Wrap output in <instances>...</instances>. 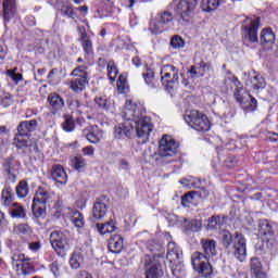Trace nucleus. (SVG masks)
I'll return each mask as SVG.
<instances>
[{"mask_svg": "<svg viewBox=\"0 0 278 278\" xmlns=\"http://www.w3.org/2000/svg\"><path fill=\"white\" fill-rule=\"evenodd\" d=\"M123 118L126 122L124 125L115 127V138H134L137 136L138 144H147L149 136L153 131V124L151 117L142 112V106L131 100L126 101Z\"/></svg>", "mask_w": 278, "mask_h": 278, "instance_id": "f257e3e1", "label": "nucleus"}, {"mask_svg": "<svg viewBox=\"0 0 278 278\" xmlns=\"http://www.w3.org/2000/svg\"><path fill=\"white\" fill-rule=\"evenodd\" d=\"M201 247L203 252H194L191 256V264L202 277H212L214 269L210 260L216 255V240L202 239Z\"/></svg>", "mask_w": 278, "mask_h": 278, "instance_id": "f03ea898", "label": "nucleus"}, {"mask_svg": "<svg viewBox=\"0 0 278 278\" xmlns=\"http://www.w3.org/2000/svg\"><path fill=\"white\" fill-rule=\"evenodd\" d=\"M222 245L239 262L247 260V238L242 232L237 231L232 235L229 230L222 231Z\"/></svg>", "mask_w": 278, "mask_h": 278, "instance_id": "7ed1b4c3", "label": "nucleus"}, {"mask_svg": "<svg viewBox=\"0 0 278 278\" xmlns=\"http://www.w3.org/2000/svg\"><path fill=\"white\" fill-rule=\"evenodd\" d=\"M177 149H179V144L175 142V139L168 135H164L159 142L157 153H154L153 157L161 166L170 164V162H175L174 156L177 155Z\"/></svg>", "mask_w": 278, "mask_h": 278, "instance_id": "20e7f679", "label": "nucleus"}, {"mask_svg": "<svg viewBox=\"0 0 278 278\" xmlns=\"http://www.w3.org/2000/svg\"><path fill=\"white\" fill-rule=\"evenodd\" d=\"M232 87L235 88L233 97L238 103H240L242 110L245 112H254L257 108V100L252 98L251 94L244 91V86L241 84L240 79L237 76H232L228 78Z\"/></svg>", "mask_w": 278, "mask_h": 278, "instance_id": "39448f33", "label": "nucleus"}, {"mask_svg": "<svg viewBox=\"0 0 278 278\" xmlns=\"http://www.w3.org/2000/svg\"><path fill=\"white\" fill-rule=\"evenodd\" d=\"M161 84L167 92H173L179 87V70L175 65H164L161 68Z\"/></svg>", "mask_w": 278, "mask_h": 278, "instance_id": "423d86ee", "label": "nucleus"}, {"mask_svg": "<svg viewBox=\"0 0 278 278\" xmlns=\"http://www.w3.org/2000/svg\"><path fill=\"white\" fill-rule=\"evenodd\" d=\"M184 119L191 127L192 129H195V131H210V118H207V115L197 111H188L184 115Z\"/></svg>", "mask_w": 278, "mask_h": 278, "instance_id": "0eeeda50", "label": "nucleus"}, {"mask_svg": "<svg viewBox=\"0 0 278 278\" xmlns=\"http://www.w3.org/2000/svg\"><path fill=\"white\" fill-rule=\"evenodd\" d=\"M174 12L178 14L180 21L190 23V17L194 14V10L199 8V0H174Z\"/></svg>", "mask_w": 278, "mask_h": 278, "instance_id": "6e6552de", "label": "nucleus"}, {"mask_svg": "<svg viewBox=\"0 0 278 278\" xmlns=\"http://www.w3.org/2000/svg\"><path fill=\"white\" fill-rule=\"evenodd\" d=\"M248 21L249 24L241 27L242 39L247 47H249V45H255V42H260L257 31L260 29V23H262L260 17H253Z\"/></svg>", "mask_w": 278, "mask_h": 278, "instance_id": "1a4fd4ad", "label": "nucleus"}, {"mask_svg": "<svg viewBox=\"0 0 278 278\" xmlns=\"http://www.w3.org/2000/svg\"><path fill=\"white\" fill-rule=\"evenodd\" d=\"M50 244L59 257H66L68 236L65 231L54 230L50 233Z\"/></svg>", "mask_w": 278, "mask_h": 278, "instance_id": "9d476101", "label": "nucleus"}, {"mask_svg": "<svg viewBox=\"0 0 278 278\" xmlns=\"http://www.w3.org/2000/svg\"><path fill=\"white\" fill-rule=\"evenodd\" d=\"M164 261L146 255L143 258V266L146 270V278H162L164 277V270L162 269Z\"/></svg>", "mask_w": 278, "mask_h": 278, "instance_id": "9b49d317", "label": "nucleus"}, {"mask_svg": "<svg viewBox=\"0 0 278 278\" xmlns=\"http://www.w3.org/2000/svg\"><path fill=\"white\" fill-rule=\"evenodd\" d=\"M170 11H161L156 14L154 22L150 23V31L154 35L162 34L169 23H173Z\"/></svg>", "mask_w": 278, "mask_h": 278, "instance_id": "f8f14e48", "label": "nucleus"}, {"mask_svg": "<svg viewBox=\"0 0 278 278\" xmlns=\"http://www.w3.org/2000/svg\"><path fill=\"white\" fill-rule=\"evenodd\" d=\"M245 88L254 94H260V91L266 88V79L255 71L249 72Z\"/></svg>", "mask_w": 278, "mask_h": 278, "instance_id": "ddd939ff", "label": "nucleus"}, {"mask_svg": "<svg viewBox=\"0 0 278 278\" xmlns=\"http://www.w3.org/2000/svg\"><path fill=\"white\" fill-rule=\"evenodd\" d=\"M16 16V1L15 0H3L2 2V18L4 25H8L12 18Z\"/></svg>", "mask_w": 278, "mask_h": 278, "instance_id": "4468645a", "label": "nucleus"}, {"mask_svg": "<svg viewBox=\"0 0 278 278\" xmlns=\"http://www.w3.org/2000/svg\"><path fill=\"white\" fill-rule=\"evenodd\" d=\"M258 236H261L263 240H270V238L275 236V225H273L268 219H260Z\"/></svg>", "mask_w": 278, "mask_h": 278, "instance_id": "2eb2a0df", "label": "nucleus"}, {"mask_svg": "<svg viewBox=\"0 0 278 278\" xmlns=\"http://www.w3.org/2000/svg\"><path fill=\"white\" fill-rule=\"evenodd\" d=\"M21 166V162L16 160V157L11 154L10 156L3 159L2 161V168L5 174H8L10 177H13L16 179V175L14 174L16 168Z\"/></svg>", "mask_w": 278, "mask_h": 278, "instance_id": "dca6fc26", "label": "nucleus"}, {"mask_svg": "<svg viewBox=\"0 0 278 278\" xmlns=\"http://www.w3.org/2000/svg\"><path fill=\"white\" fill-rule=\"evenodd\" d=\"M147 249L152 254H148L154 260H160L161 262H164V253H166V250L164 249V245L159 243L155 240L148 241Z\"/></svg>", "mask_w": 278, "mask_h": 278, "instance_id": "f3484780", "label": "nucleus"}, {"mask_svg": "<svg viewBox=\"0 0 278 278\" xmlns=\"http://www.w3.org/2000/svg\"><path fill=\"white\" fill-rule=\"evenodd\" d=\"M51 178L55 184H60V186H66L68 181V175H66V170H64V167L60 164L52 166Z\"/></svg>", "mask_w": 278, "mask_h": 278, "instance_id": "a211bd4d", "label": "nucleus"}, {"mask_svg": "<svg viewBox=\"0 0 278 278\" xmlns=\"http://www.w3.org/2000/svg\"><path fill=\"white\" fill-rule=\"evenodd\" d=\"M105 214H108V204L101 198H98L92 206V219L101 220L105 218Z\"/></svg>", "mask_w": 278, "mask_h": 278, "instance_id": "6ab92c4d", "label": "nucleus"}, {"mask_svg": "<svg viewBox=\"0 0 278 278\" xmlns=\"http://www.w3.org/2000/svg\"><path fill=\"white\" fill-rule=\"evenodd\" d=\"M48 103L53 112H60L66 105L64 98L58 92H51L48 96Z\"/></svg>", "mask_w": 278, "mask_h": 278, "instance_id": "aec40b11", "label": "nucleus"}, {"mask_svg": "<svg viewBox=\"0 0 278 278\" xmlns=\"http://www.w3.org/2000/svg\"><path fill=\"white\" fill-rule=\"evenodd\" d=\"M53 192L39 187L36 191V195L33 199L34 203H38L39 205H45L46 203H49V201H51V199H53Z\"/></svg>", "mask_w": 278, "mask_h": 278, "instance_id": "412c9836", "label": "nucleus"}, {"mask_svg": "<svg viewBox=\"0 0 278 278\" xmlns=\"http://www.w3.org/2000/svg\"><path fill=\"white\" fill-rule=\"evenodd\" d=\"M36 127H38L36 119L23 121L17 126V134L29 137L31 131H36Z\"/></svg>", "mask_w": 278, "mask_h": 278, "instance_id": "4be33fe9", "label": "nucleus"}, {"mask_svg": "<svg viewBox=\"0 0 278 278\" xmlns=\"http://www.w3.org/2000/svg\"><path fill=\"white\" fill-rule=\"evenodd\" d=\"M251 275L255 278H266V273L262 268V262L257 257L251 258L250 263Z\"/></svg>", "mask_w": 278, "mask_h": 278, "instance_id": "5701e85b", "label": "nucleus"}, {"mask_svg": "<svg viewBox=\"0 0 278 278\" xmlns=\"http://www.w3.org/2000/svg\"><path fill=\"white\" fill-rule=\"evenodd\" d=\"M13 144L16 149H23L25 152L31 146V140H29V136L17 132L13 139Z\"/></svg>", "mask_w": 278, "mask_h": 278, "instance_id": "b1692460", "label": "nucleus"}, {"mask_svg": "<svg viewBox=\"0 0 278 278\" xmlns=\"http://www.w3.org/2000/svg\"><path fill=\"white\" fill-rule=\"evenodd\" d=\"M167 260H169V262H179V260H181V250H179L177 243H167Z\"/></svg>", "mask_w": 278, "mask_h": 278, "instance_id": "393cba45", "label": "nucleus"}, {"mask_svg": "<svg viewBox=\"0 0 278 278\" xmlns=\"http://www.w3.org/2000/svg\"><path fill=\"white\" fill-rule=\"evenodd\" d=\"M109 251L111 253H121L123 251V237L121 235H114L110 238Z\"/></svg>", "mask_w": 278, "mask_h": 278, "instance_id": "a878e982", "label": "nucleus"}, {"mask_svg": "<svg viewBox=\"0 0 278 278\" xmlns=\"http://www.w3.org/2000/svg\"><path fill=\"white\" fill-rule=\"evenodd\" d=\"M78 40L81 43V47L86 55L92 54V51H93L92 39H90V36H88V33H86V30L80 31V37Z\"/></svg>", "mask_w": 278, "mask_h": 278, "instance_id": "bb28decb", "label": "nucleus"}, {"mask_svg": "<svg viewBox=\"0 0 278 278\" xmlns=\"http://www.w3.org/2000/svg\"><path fill=\"white\" fill-rule=\"evenodd\" d=\"M81 264H84V254H81V250H75L70 257V266L73 270H77L81 268Z\"/></svg>", "mask_w": 278, "mask_h": 278, "instance_id": "cd10ccee", "label": "nucleus"}, {"mask_svg": "<svg viewBox=\"0 0 278 278\" xmlns=\"http://www.w3.org/2000/svg\"><path fill=\"white\" fill-rule=\"evenodd\" d=\"M9 214L11 218H27V214L25 213V208L23 205L13 202L9 208Z\"/></svg>", "mask_w": 278, "mask_h": 278, "instance_id": "c85d7f7f", "label": "nucleus"}, {"mask_svg": "<svg viewBox=\"0 0 278 278\" xmlns=\"http://www.w3.org/2000/svg\"><path fill=\"white\" fill-rule=\"evenodd\" d=\"M88 86V77H76L71 81L70 88L74 92H83Z\"/></svg>", "mask_w": 278, "mask_h": 278, "instance_id": "c756f323", "label": "nucleus"}, {"mask_svg": "<svg viewBox=\"0 0 278 278\" xmlns=\"http://www.w3.org/2000/svg\"><path fill=\"white\" fill-rule=\"evenodd\" d=\"M261 45H274L275 43V33H273V29L270 28H264L261 31L260 37Z\"/></svg>", "mask_w": 278, "mask_h": 278, "instance_id": "7c9ffc66", "label": "nucleus"}, {"mask_svg": "<svg viewBox=\"0 0 278 278\" xmlns=\"http://www.w3.org/2000/svg\"><path fill=\"white\" fill-rule=\"evenodd\" d=\"M182 227H185L187 231H193L197 233L203 227V223L199 219L190 220L186 218V222H182Z\"/></svg>", "mask_w": 278, "mask_h": 278, "instance_id": "2f4dec72", "label": "nucleus"}, {"mask_svg": "<svg viewBox=\"0 0 278 278\" xmlns=\"http://www.w3.org/2000/svg\"><path fill=\"white\" fill-rule=\"evenodd\" d=\"M200 5L203 12H214L220 8V0H201Z\"/></svg>", "mask_w": 278, "mask_h": 278, "instance_id": "473e14b6", "label": "nucleus"}, {"mask_svg": "<svg viewBox=\"0 0 278 278\" xmlns=\"http://www.w3.org/2000/svg\"><path fill=\"white\" fill-rule=\"evenodd\" d=\"M31 210L34 218L36 220H38V218H45V216H47V206L39 204L38 202H33Z\"/></svg>", "mask_w": 278, "mask_h": 278, "instance_id": "72a5a7b5", "label": "nucleus"}, {"mask_svg": "<svg viewBox=\"0 0 278 278\" xmlns=\"http://www.w3.org/2000/svg\"><path fill=\"white\" fill-rule=\"evenodd\" d=\"M96 227L99 233H101V236H105V233H112L116 231V226L114 225V220H110L104 224H97Z\"/></svg>", "mask_w": 278, "mask_h": 278, "instance_id": "f704fd0d", "label": "nucleus"}, {"mask_svg": "<svg viewBox=\"0 0 278 278\" xmlns=\"http://www.w3.org/2000/svg\"><path fill=\"white\" fill-rule=\"evenodd\" d=\"M15 192L18 199H25V197L29 194V187L27 185V180H21L15 188Z\"/></svg>", "mask_w": 278, "mask_h": 278, "instance_id": "c9c22d12", "label": "nucleus"}, {"mask_svg": "<svg viewBox=\"0 0 278 278\" xmlns=\"http://www.w3.org/2000/svg\"><path fill=\"white\" fill-rule=\"evenodd\" d=\"M71 220L75 227L78 229L84 228V225H86V219L84 218V214L79 211H74L71 217Z\"/></svg>", "mask_w": 278, "mask_h": 278, "instance_id": "e433bc0d", "label": "nucleus"}, {"mask_svg": "<svg viewBox=\"0 0 278 278\" xmlns=\"http://www.w3.org/2000/svg\"><path fill=\"white\" fill-rule=\"evenodd\" d=\"M205 229L206 231H214L218 229V225H220V215H213L208 217L206 220Z\"/></svg>", "mask_w": 278, "mask_h": 278, "instance_id": "4c0bfd02", "label": "nucleus"}, {"mask_svg": "<svg viewBox=\"0 0 278 278\" xmlns=\"http://www.w3.org/2000/svg\"><path fill=\"white\" fill-rule=\"evenodd\" d=\"M199 194L197 191H189L181 197L182 207H190L194 203V198Z\"/></svg>", "mask_w": 278, "mask_h": 278, "instance_id": "58836bf2", "label": "nucleus"}, {"mask_svg": "<svg viewBox=\"0 0 278 278\" xmlns=\"http://www.w3.org/2000/svg\"><path fill=\"white\" fill-rule=\"evenodd\" d=\"M219 162L226 166V168H233L238 164V159H236L232 154L227 156H218Z\"/></svg>", "mask_w": 278, "mask_h": 278, "instance_id": "ea45409f", "label": "nucleus"}, {"mask_svg": "<svg viewBox=\"0 0 278 278\" xmlns=\"http://www.w3.org/2000/svg\"><path fill=\"white\" fill-rule=\"evenodd\" d=\"M64 122L62 123V127L64 131L71 132L75 131V119H73V116L66 114L63 116Z\"/></svg>", "mask_w": 278, "mask_h": 278, "instance_id": "a19ab883", "label": "nucleus"}, {"mask_svg": "<svg viewBox=\"0 0 278 278\" xmlns=\"http://www.w3.org/2000/svg\"><path fill=\"white\" fill-rule=\"evenodd\" d=\"M169 46L172 49H184V47H186V41L184 38H181V36L174 35L170 38Z\"/></svg>", "mask_w": 278, "mask_h": 278, "instance_id": "79ce46f5", "label": "nucleus"}, {"mask_svg": "<svg viewBox=\"0 0 278 278\" xmlns=\"http://www.w3.org/2000/svg\"><path fill=\"white\" fill-rule=\"evenodd\" d=\"M108 77L111 81H116V77L118 76V67L114 64V61H110L106 66Z\"/></svg>", "mask_w": 278, "mask_h": 278, "instance_id": "37998d69", "label": "nucleus"}, {"mask_svg": "<svg viewBox=\"0 0 278 278\" xmlns=\"http://www.w3.org/2000/svg\"><path fill=\"white\" fill-rule=\"evenodd\" d=\"M166 220L172 226L180 225L182 227L184 223H186V217H180V216H177L175 214H167L166 215Z\"/></svg>", "mask_w": 278, "mask_h": 278, "instance_id": "c03bdc74", "label": "nucleus"}, {"mask_svg": "<svg viewBox=\"0 0 278 278\" xmlns=\"http://www.w3.org/2000/svg\"><path fill=\"white\" fill-rule=\"evenodd\" d=\"M273 245L270 244V239H263L261 243L256 244V251L257 253H268Z\"/></svg>", "mask_w": 278, "mask_h": 278, "instance_id": "a18cd8bd", "label": "nucleus"}, {"mask_svg": "<svg viewBox=\"0 0 278 278\" xmlns=\"http://www.w3.org/2000/svg\"><path fill=\"white\" fill-rule=\"evenodd\" d=\"M142 77L147 86L150 88H155V84L153 83V79H155V73L153 70H147V72H143Z\"/></svg>", "mask_w": 278, "mask_h": 278, "instance_id": "49530a36", "label": "nucleus"}, {"mask_svg": "<svg viewBox=\"0 0 278 278\" xmlns=\"http://www.w3.org/2000/svg\"><path fill=\"white\" fill-rule=\"evenodd\" d=\"M72 164L75 168V170H81L84 168H86L87 163H86V159H84V156L81 155H77L72 160Z\"/></svg>", "mask_w": 278, "mask_h": 278, "instance_id": "de8ad7c7", "label": "nucleus"}, {"mask_svg": "<svg viewBox=\"0 0 278 278\" xmlns=\"http://www.w3.org/2000/svg\"><path fill=\"white\" fill-rule=\"evenodd\" d=\"M16 71H18L17 67L7 71L8 77H10L12 81H14V84H18V81H23V74L16 73Z\"/></svg>", "mask_w": 278, "mask_h": 278, "instance_id": "09e8293b", "label": "nucleus"}, {"mask_svg": "<svg viewBox=\"0 0 278 278\" xmlns=\"http://www.w3.org/2000/svg\"><path fill=\"white\" fill-rule=\"evenodd\" d=\"M94 102L98 104L99 108H102V110H110V100H108V97L100 96L94 98Z\"/></svg>", "mask_w": 278, "mask_h": 278, "instance_id": "8fccbe9b", "label": "nucleus"}, {"mask_svg": "<svg viewBox=\"0 0 278 278\" xmlns=\"http://www.w3.org/2000/svg\"><path fill=\"white\" fill-rule=\"evenodd\" d=\"M87 68H88V67H86V66H84V65H80V66L74 68V70L72 71V74H71V75H72L73 77H88Z\"/></svg>", "mask_w": 278, "mask_h": 278, "instance_id": "3c124183", "label": "nucleus"}, {"mask_svg": "<svg viewBox=\"0 0 278 278\" xmlns=\"http://www.w3.org/2000/svg\"><path fill=\"white\" fill-rule=\"evenodd\" d=\"M13 266H23V262H29V258L25 257V254H14L12 256Z\"/></svg>", "mask_w": 278, "mask_h": 278, "instance_id": "603ef678", "label": "nucleus"}, {"mask_svg": "<svg viewBox=\"0 0 278 278\" xmlns=\"http://www.w3.org/2000/svg\"><path fill=\"white\" fill-rule=\"evenodd\" d=\"M24 153H27L28 155H36V157H40V150L38 149V144L30 141V146L24 151Z\"/></svg>", "mask_w": 278, "mask_h": 278, "instance_id": "864d4df0", "label": "nucleus"}, {"mask_svg": "<svg viewBox=\"0 0 278 278\" xmlns=\"http://www.w3.org/2000/svg\"><path fill=\"white\" fill-rule=\"evenodd\" d=\"M172 273H173L174 277H177V278L185 277L186 268L184 267V265L181 263H179L178 265L175 266V268H173Z\"/></svg>", "mask_w": 278, "mask_h": 278, "instance_id": "5fc2aeb1", "label": "nucleus"}, {"mask_svg": "<svg viewBox=\"0 0 278 278\" xmlns=\"http://www.w3.org/2000/svg\"><path fill=\"white\" fill-rule=\"evenodd\" d=\"M50 270H51L52 275H54V277H62V269H61L60 263H58V261H54L50 265Z\"/></svg>", "mask_w": 278, "mask_h": 278, "instance_id": "6e6d98bb", "label": "nucleus"}, {"mask_svg": "<svg viewBox=\"0 0 278 278\" xmlns=\"http://www.w3.org/2000/svg\"><path fill=\"white\" fill-rule=\"evenodd\" d=\"M126 88H127V78H125V76L121 75L117 79V90L119 92H125Z\"/></svg>", "mask_w": 278, "mask_h": 278, "instance_id": "4d7b16f0", "label": "nucleus"}, {"mask_svg": "<svg viewBox=\"0 0 278 278\" xmlns=\"http://www.w3.org/2000/svg\"><path fill=\"white\" fill-rule=\"evenodd\" d=\"M67 106L70 110H79V108H81V102L77 99H68Z\"/></svg>", "mask_w": 278, "mask_h": 278, "instance_id": "13d9d810", "label": "nucleus"}, {"mask_svg": "<svg viewBox=\"0 0 278 278\" xmlns=\"http://www.w3.org/2000/svg\"><path fill=\"white\" fill-rule=\"evenodd\" d=\"M86 139L88 140V142H90L91 144H97L98 142H100V138H99V136L97 135V134H94V132H88L87 135H86Z\"/></svg>", "mask_w": 278, "mask_h": 278, "instance_id": "bf43d9fd", "label": "nucleus"}, {"mask_svg": "<svg viewBox=\"0 0 278 278\" xmlns=\"http://www.w3.org/2000/svg\"><path fill=\"white\" fill-rule=\"evenodd\" d=\"M61 12L64 16H68V18H75V11H73L72 7H63Z\"/></svg>", "mask_w": 278, "mask_h": 278, "instance_id": "052dcab7", "label": "nucleus"}, {"mask_svg": "<svg viewBox=\"0 0 278 278\" xmlns=\"http://www.w3.org/2000/svg\"><path fill=\"white\" fill-rule=\"evenodd\" d=\"M2 108H10L12 105V96H4L0 100Z\"/></svg>", "mask_w": 278, "mask_h": 278, "instance_id": "680f3d73", "label": "nucleus"}, {"mask_svg": "<svg viewBox=\"0 0 278 278\" xmlns=\"http://www.w3.org/2000/svg\"><path fill=\"white\" fill-rule=\"evenodd\" d=\"M17 231H18V233L25 235V233H27V231H29V226L27 224H20L17 226Z\"/></svg>", "mask_w": 278, "mask_h": 278, "instance_id": "e2e57ef3", "label": "nucleus"}, {"mask_svg": "<svg viewBox=\"0 0 278 278\" xmlns=\"http://www.w3.org/2000/svg\"><path fill=\"white\" fill-rule=\"evenodd\" d=\"M83 153H84V155L92 156V155H94V148H92V146L83 148Z\"/></svg>", "mask_w": 278, "mask_h": 278, "instance_id": "0e129e2a", "label": "nucleus"}, {"mask_svg": "<svg viewBox=\"0 0 278 278\" xmlns=\"http://www.w3.org/2000/svg\"><path fill=\"white\" fill-rule=\"evenodd\" d=\"M3 199V205H12V201H14V193H12L11 195H5V198Z\"/></svg>", "mask_w": 278, "mask_h": 278, "instance_id": "69168bd1", "label": "nucleus"}, {"mask_svg": "<svg viewBox=\"0 0 278 278\" xmlns=\"http://www.w3.org/2000/svg\"><path fill=\"white\" fill-rule=\"evenodd\" d=\"M75 278H92V275L86 270H80L77 273Z\"/></svg>", "mask_w": 278, "mask_h": 278, "instance_id": "338daca9", "label": "nucleus"}, {"mask_svg": "<svg viewBox=\"0 0 278 278\" xmlns=\"http://www.w3.org/2000/svg\"><path fill=\"white\" fill-rule=\"evenodd\" d=\"M40 241H35L29 243L30 251H40Z\"/></svg>", "mask_w": 278, "mask_h": 278, "instance_id": "774afa93", "label": "nucleus"}]
</instances>
